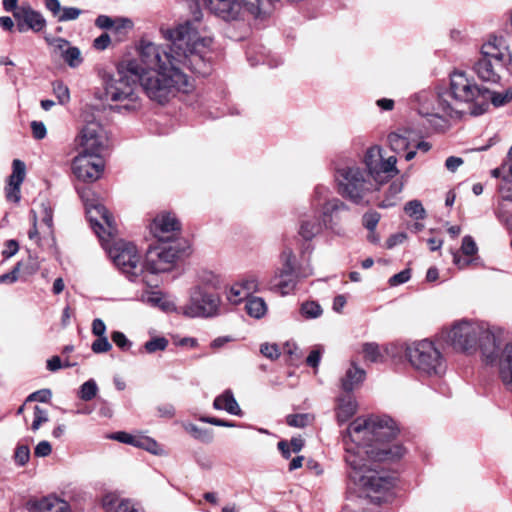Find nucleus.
<instances>
[{
  "instance_id": "nucleus-1",
  "label": "nucleus",
  "mask_w": 512,
  "mask_h": 512,
  "mask_svg": "<svg viewBox=\"0 0 512 512\" xmlns=\"http://www.w3.org/2000/svg\"><path fill=\"white\" fill-rule=\"evenodd\" d=\"M397 433L391 417L370 415L356 418L343 436L348 485L377 504L388 501L395 486V478L378 463L399 459L405 452L400 445L388 444Z\"/></svg>"
},
{
  "instance_id": "nucleus-2",
  "label": "nucleus",
  "mask_w": 512,
  "mask_h": 512,
  "mask_svg": "<svg viewBox=\"0 0 512 512\" xmlns=\"http://www.w3.org/2000/svg\"><path fill=\"white\" fill-rule=\"evenodd\" d=\"M163 37L171 41L170 53L165 54L169 67L144 70L139 66V83L146 95L163 104L177 93H189L194 85L184 72L188 69L202 76L210 73L208 54L212 39L200 37L191 22L162 30Z\"/></svg>"
},
{
  "instance_id": "nucleus-3",
  "label": "nucleus",
  "mask_w": 512,
  "mask_h": 512,
  "mask_svg": "<svg viewBox=\"0 0 512 512\" xmlns=\"http://www.w3.org/2000/svg\"><path fill=\"white\" fill-rule=\"evenodd\" d=\"M443 337L455 350L474 354L480 350L483 361L498 365L504 386L512 391V343L501 349L500 339L483 322L461 320L443 332Z\"/></svg>"
},
{
  "instance_id": "nucleus-4",
  "label": "nucleus",
  "mask_w": 512,
  "mask_h": 512,
  "mask_svg": "<svg viewBox=\"0 0 512 512\" xmlns=\"http://www.w3.org/2000/svg\"><path fill=\"white\" fill-rule=\"evenodd\" d=\"M91 191L80 192L84 202L87 218L91 228L98 236L102 247L114 265L131 281H139L149 285L144 276V265L137 247L123 239L117 238L115 220L107 208L96 199H90Z\"/></svg>"
},
{
  "instance_id": "nucleus-5",
  "label": "nucleus",
  "mask_w": 512,
  "mask_h": 512,
  "mask_svg": "<svg viewBox=\"0 0 512 512\" xmlns=\"http://www.w3.org/2000/svg\"><path fill=\"white\" fill-rule=\"evenodd\" d=\"M139 64L130 61L125 69L119 68L116 73L104 80V96L107 101L114 102L112 109L117 112H134L140 109L138 95Z\"/></svg>"
},
{
  "instance_id": "nucleus-6",
  "label": "nucleus",
  "mask_w": 512,
  "mask_h": 512,
  "mask_svg": "<svg viewBox=\"0 0 512 512\" xmlns=\"http://www.w3.org/2000/svg\"><path fill=\"white\" fill-rule=\"evenodd\" d=\"M474 71L480 79L492 83L512 76V51L503 36L489 35L483 42Z\"/></svg>"
},
{
  "instance_id": "nucleus-7",
  "label": "nucleus",
  "mask_w": 512,
  "mask_h": 512,
  "mask_svg": "<svg viewBox=\"0 0 512 512\" xmlns=\"http://www.w3.org/2000/svg\"><path fill=\"white\" fill-rule=\"evenodd\" d=\"M334 179L337 192L342 198L355 205L369 204L368 196L375 187L369 173L360 164L352 160L337 163Z\"/></svg>"
},
{
  "instance_id": "nucleus-8",
  "label": "nucleus",
  "mask_w": 512,
  "mask_h": 512,
  "mask_svg": "<svg viewBox=\"0 0 512 512\" xmlns=\"http://www.w3.org/2000/svg\"><path fill=\"white\" fill-rule=\"evenodd\" d=\"M405 355L410 365L421 375L441 377L446 372V359L430 340L424 339L408 345Z\"/></svg>"
},
{
  "instance_id": "nucleus-9",
  "label": "nucleus",
  "mask_w": 512,
  "mask_h": 512,
  "mask_svg": "<svg viewBox=\"0 0 512 512\" xmlns=\"http://www.w3.org/2000/svg\"><path fill=\"white\" fill-rule=\"evenodd\" d=\"M485 88H480L471 81L463 72H454L450 76V86L448 89H442L448 105L453 108L451 115L459 117L464 112V106L474 103L472 109H478L482 100Z\"/></svg>"
},
{
  "instance_id": "nucleus-10",
  "label": "nucleus",
  "mask_w": 512,
  "mask_h": 512,
  "mask_svg": "<svg viewBox=\"0 0 512 512\" xmlns=\"http://www.w3.org/2000/svg\"><path fill=\"white\" fill-rule=\"evenodd\" d=\"M189 249L186 240L175 241V243L160 242L159 245L150 248L146 253L144 265V276L171 271L177 260L185 255Z\"/></svg>"
},
{
  "instance_id": "nucleus-11",
  "label": "nucleus",
  "mask_w": 512,
  "mask_h": 512,
  "mask_svg": "<svg viewBox=\"0 0 512 512\" xmlns=\"http://www.w3.org/2000/svg\"><path fill=\"white\" fill-rule=\"evenodd\" d=\"M410 103L418 114L425 117L430 123L452 118L451 110L453 108L448 105V99H446L442 89L437 92L430 89L420 90L410 97Z\"/></svg>"
},
{
  "instance_id": "nucleus-12",
  "label": "nucleus",
  "mask_w": 512,
  "mask_h": 512,
  "mask_svg": "<svg viewBox=\"0 0 512 512\" xmlns=\"http://www.w3.org/2000/svg\"><path fill=\"white\" fill-rule=\"evenodd\" d=\"M220 307L221 298L217 293L202 289V286H194L181 312L190 318H213L220 314Z\"/></svg>"
},
{
  "instance_id": "nucleus-13",
  "label": "nucleus",
  "mask_w": 512,
  "mask_h": 512,
  "mask_svg": "<svg viewBox=\"0 0 512 512\" xmlns=\"http://www.w3.org/2000/svg\"><path fill=\"white\" fill-rule=\"evenodd\" d=\"M75 141L79 152L102 156L108 148L107 133L97 121L86 122Z\"/></svg>"
},
{
  "instance_id": "nucleus-14",
  "label": "nucleus",
  "mask_w": 512,
  "mask_h": 512,
  "mask_svg": "<svg viewBox=\"0 0 512 512\" xmlns=\"http://www.w3.org/2000/svg\"><path fill=\"white\" fill-rule=\"evenodd\" d=\"M349 211L350 207L337 197L326 200L319 210L325 230L334 236H344L346 219L343 213Z\"/></svg>"
},
{
  "instance_id": "nucleus-15",
  "label": "nucleus",
  "mask_w": 512,
  "mask_h": 512,
  "mask_svg": "<svg viewBox=\"0 0 512 512\" xmlns=\"http://www.w3.org/2000/svg\"><path fill=\"white\" fill-rule=\"evenodd\" d=\"M72 170L74 175L84 182L98 180L104 171L102 156L86 152H79L73 159Z\"/></svg>"
},
{
  "instance_id": "nucleus-16",
  "label": "nucleus",
  "mask_w": 512,
  "mask_h": 512,
  "mask_svg": "<svg viewBox=\"0 0 512 512\" xmlns=\"http://www.w3.org/2000/svg\"><path fill=\"white\" fill-rule=\"evenodd\" d=\"M28 237L43 249L54 246L53 215L49 207H44L40 223L37 222L36 214L33 213V226L28 232Z\"/></svg>"
},
{
  "instance_id": "nucleus-17",
  "label": "nucleus",
  "mask_w": 512,
  "mask_h": 512,
  "mask_svg": "<svg viewBox=\"0 0 512 512\" xmlns=\"http://www.w3.org/2000/svg\"><path fill=\"white\" fill-rule=\"evenodd\" d=\"M181 224L176 216L169 212H164L156 216L153 220L151 231L159 242L175 243L181 241L179 238Z\"/></svg>"
},
{
  "instance_id": "nucleus-18",
  "label": "nucleus",
  "mask_w": 512,
  "mask_h": 512,
  "mask_svg": "<svg viewBox=\"0 0 512 512\" xmlns=\"http://www.w3.org/2000/svg\"><path fill=\"white\" fill-rule=\"evenodd\" d=\"M169 45L168 50H163L159 45L149 41H141L140 44V61L146 66L144 70H159L169 67V63L165 58L166 53H170Z\"/></svg>"
},
{
  "instance_id": "nucleus-19",
  "label": "nucleus",
  "mask_w": 512,
  "mask_h": 512,
  "mask_svg": "<svg viewBox=\"0 0 512 512\" xmlns=\"http://www.w3.org/2000/svg\"><path fill=\"white\" fill-rule=\"evenodd\" d=\"M325 230L318 210L309 209L298 216V235L306 242L312 241Z\"/></svg>"
},
{
  "instance_id": "nucleus-20",
  "label": "nucleus",
  "mask_w": 512,
  "mask_h": 512,
  "mask_svg": "<svg viewBox=\"0 0 512 512\" xmlns=\"http://www.w3.org/2000/svg\"><path fill=\"white\" fill-rule=\"evenodd\" d=\"M313 275V268L310 265L299 267L297 272H292L289 276L282 275V272H276L271 280V288L281 295H288L296 289L300 279L308 278Z\"/></svg>"
},
{
  "instance_id": "nucleus-21",
  "label": "nucleus",
  "mask_w": 512,
  "mask_h": 512,
  "mask_svg": "<svg viewBox=\"0 0 512 512\" xmlns=\"http://www.w3.org/2000/svg\"><path fill=\"white\" fill-rule=\"evenodd\" d=\"M13 16L17 21V30L21 33L29 29L39 32L46 26V20L43 15L32 9L30 5H21L16 9Z\"/></svg>"
},
{
  "instance_id": "nucleus-22",
  "label": "nucleus",
  "mask_w": 512,
  "mask_h": 512,
  "mask_svg": "<svg viewBox=\"0 0 512 512\" xmlns=\"http://www.w3.org/2000/svg\"><path fill=\"white\" fill-rule=\"evenodd\" d=\"M95 26L102 30H109L118 40H123L133 29V21L127 17H111L99 15L95 19Z\"/></svg>"
},
{
  "instance_id": "nucleus-23",
  "label": "nucleus",
  "mask_w": 512,
  "mask_h": 512,
  "mask_svg": "<svg viewBox=\"0 0 512 512\" xmlns=\"http://www.w3.org/2000/svg\"><path fill=\"white\" fill-rule=\"evenodd\" d=\"M102 506L106 512H144L138 504L130 499L121 498L114 492L104 495Z\"/></svg>"
},
{
  "instance_id": "nucleus-24",
  "label": "nucleus",
  "mask_w": 512,
  "mask_h": 512,
  "mask_svg": "<svg viewBox=\"0 0 512 512\" xmlns=\"http://www.w3.org/2000/svg\"><path fill=\"white\" fill-rule=\"evenodd\" d=\"M489 101L495 106L500 107L512 101V88H509L505 91L501 92H492L488 89H484L483 97L481 102L479 103L478 109H472V115H481L483 114L489 107Z\"/></svg>"
},
{
  "instance_id": "nucleus-25",
  "label": "nucleus",
  "mask_w": 512,
  "mask_h": 512,
  "mask_svg": "<svg viewBox=\"0 0 512 512\" xmlns=\"http://www.w3.org/2000/svg\"><path fill=\"white\" fill-rule=\"evenodd\" d=\"M30 512H70V506L66 501L50 495L30 502Z\"/></svg>"
},
{
  "instance_id": "nucleus-26",
  "label": "nucleus",
  "mask_w": 512,
  "mask_h": 512,
  "mask_svg": "<svg viewBox=\"0 0 512 512\" xmlns=\"http://www.w3.org/2000/svg\"><path fill=\"white\" fill-rule=\"evenodd\" d=\"M357 402L351 393L344 392L337 398L335 407L336 419L339 424H343L351 419L357 412Z\"/></svg>"
},
{
  "instance_id": "nucleus-27",
  "label": "nucleus",
  "mask_w": 512,
  "mask_h": 512,
  "mask_svg": "<svg viewBox=\"0 0 512 512\" xmlns=\"http://www.w3.org/2000/svg\"><path fill=\"white\" fill-rule=\"evenodd\" d=\"M396 163L397 158L395 156H389L386 159L382 156L376 163V172H370V178L382 183L395 177L399 173Z\"/></svg>"
},
{
  "instance_id": "nucleus-28",
  "label": "nucleus",
  "mask_w": 512,
  "mask_h": 512,
  "mask_svg": "<svg viewBox=\"0 0 512 512\" xmlns=\"http://www.w3.org/2000/svg\"><path fill=\"white\" fill-rule=\"evenodd\" d=\"M213 407L217 410H225L229 414L240 416L242 411L231 390H225L217 396L213 402Z\"/></svg>"
},
{
  "instance_id": "nucleus-29",
  "label": "nucleus",
  "mask_w": 512,
  "mask_h": 512,
  "mask_svg": "<svg viewBox=\"0 0 512 512\" xmlns=\"http://www.w3.org/2000/svg\"><path fill=\"white\" fill-rule=\"evenodd\" d=\"M365 375L366 373L363 369L356 366L355 363H352L341 381L343 391L351 393L356 386L364 381Z\"/></svg>"
},
{
  "instance_id": "nucleus-30",
  "label": "nucleus",
  "mask_w": 512,
  "mask_h": 512,
  "mask_svg": "<svg viewBox=\"0 0 512 512\" xmlns=\"http://www.w3.org/2000/svg\"><path fill=\"white\" fill-rule=\"evenodd\" d=\"M196 286H202V289L219 290L222 286L221 277L212 271L203 270L198 274V283Z\"/></svg>"
},
{
  "instance_id": "nucleus-31",
  "label": "nucleus",
  "mask_w": 512,
  "mask_h": 512,
  "mask_svg": "<svg viewBox=\"0 0 512 512\" xmlns=\"http://www.w3.org/2000/svg\"><path fill=\"white\" fill-rule=\"evenodd\" d=\"M245 309L249 316L260 319L266 314L267 305L263 298L251 296L246 301Z\"/></svg>"
},
{
  "instance_id": "nucleus-32",
  "label": "nucleus",
  "mask_w": 512,
  "mask_h": 512,
  "mask_svg": "<svg viewBox=\"0 0 512 512\" xmlns=\"http://www.w3.org/2000/svg\"><path fill=\"white\" fill-rule=\"evenodd\" d=\"M299 313L306 320L317 319L323 314L321 305L313 300L304 301L299 308Z\"/></svg>"
},
{
  "instance_id": "nucleus-33",
  "label": "nucleus",
  "mask_w": 512,
  "mask_h": 512,
  "mask_svg": "<svg viewBox=\"0 0 512 512\" xmlns=\"http://www.w3.org/2000/svg\"><path fill=\"white\" fill-rule=\"evenodd\" d=\"M280 260L282 267L277 272H282V275L289 276L292 272H297L295 266V255L291 248L286 247L280 254Z\"/></svg>"
},
{
  "instance_id": "nucleus-34",
  "label": "nucleus",
  "mask_w": 512,
  "mask_h": 512,
  "mask_svg": "<svg viewBox=\"0 0 512 512\" xmlns=\"http://www.w3.org/2000/svg\"><path fill=\"white\" fill-rule=\"evenodd\" d=\"M362 353L365 361L372 363L383 362L384 355L380 346L375 342H367L362 345Z\"/></svg>"
},
{
  "instance_id": "nucleus-35",
  "label": "nucleus",
  "mask_w": 512,
  "mask_h": 512,
  "mask_svg": "<svg viewBox=\"0 0 512 512\" xmlns=\"http://www.w3.org/2000/svg\"><path fill=\"white\" fill-rule=\"evenodd\" d=\"M330 193V190L327 186L324 185H317L313 193L311 195V206L310 209L313 210H320L321 205L326 201L330 200L331 198L328 197Z\"/></svg>"
},
{
  "instance_id": "nucleus-36",
  "label": "nucleus",
  "mask_w": 512,
  "mask_h": 512,
  "mask_svg": "<svg viewBox=\"0 0 512 512\" xmlns=\"http://www.w3.org/2000/svg\"><path fill=\"white\" fill-rule=\"evenodd\" d=\"M382 157L381 148L379 146L370 147L364 156L365 169L367 173L376 172V163Z\"/></svg>"
},
{
  "instance_id": "nucleus-37",
  "label": "nucleus",
  "mask_w": 512,
  "mask_h": 512,
  "mask_svg": "<svg viewBox=\"0 0 512 512\" xmlns=\"http://www.w3.org/2000/svg\"><path fill=\"white\" fill-rule=\"evenodd\" d=\"M185 430L190 433L195 439L204 442L210 443L213 440V431L209 429H204L196 426L195 424H186L184 426Z\"/></svg>"
},
{
  "instance_id": "nucleus-38",
  "label": "nucleus",
  "mask_w": 512,
  "mask_h": 512,
  "mask_svg": "<svg viewBox=\"0 0 512 512\" xmlns=\"http://www.w3.org/2000/svg\"><path fill=\"white\" fill-rule=\"evenodd\" d=\"M237 283L248 297L259 290V279L253 274L242 277Z\"/></svg>"
},
{
  "instance_id": "nucleus-39",
  "label": "nucleus",
  "mask_w": 512,
  "mask_h": 512,
  "mask_svg": "<svg viewBox=\"0 0 512 512\" xmlns=\"http://www.w3.org/2000/svg\"><path fill=\"white\" fill-rule=\"evenodd\" d=\"M98 393V386L94 379L84 382L79 389L78 397L83 401L92 400Z\"/></svg>"
},
{
  "instance_id": "nucleus-40",
  "label": "nucleus",
  "mask_w": 512,
  "mask_h": 512,
  "mask_svg": "<svg viewBox=\"0 0 512 512\" xmlns=\"http://www.w3.org/2000/svg\"><path fill=\"white\" fill-rule=\"evenodd\" d=\"M388 142L390 148L397 153L407 149L409 146L408 138L405 135L398 132L390 133L388 135Z\"/></svg>"
},
{
  "instance_id": "nucleus-41",
  "label": "nucleus",
  "mask_w": 512,
  "mask_h": 512,
  "mask_svg": "<svg viewBox=\"0 0 512 512\" xmlns=\"http://www.w3.org/2000/svg\"><path fill=\"white\" fill-rule=\"evenodd\" d=\"M313 416L309 413L290 414L286 417V423L291 427L304 428L313 421Z\"/></svg>"
},
{
  "instance_id": "nucleus-42",
  "label": "nucleus",
  "mask_w": 512,
  "mask_h": 512,
  "mask_svg": "<svg viewBox=\"0 0 512 512\" xmlns=\"http://www.w3.org/2000/svg\"><path fill=\"white\" fill-rule=\"evenodd\" d=\"M25 177V164L21 160L15 159L13 161V171L10 175L9 182L14 185L15 188L20 186Z\"/></svg>"
},
{
  "instance_id": "nucleus-43",
  "label": "nucleus",
  "mask_w": 512,
  "mask_h": 512,
  "mask_svg": "<svg viewBox=\"0 0 512 512\" xmlns=\"http://www.w3.org/2000/svg\"><path fill=\"white\" fill-rule=\"evenodd\" d=\"M53 93L58 99L59 104L65 105L70 101V91L67 85L62 81H54L52 83Z\"/></svg>"
},
{
  "instance_id": "nucleus-44",
  "label": "nucleus",
  "mask_w": 512,
  "mask_h": 512,
  "mask_svg": "<svg viewBox=\"0 0 512 512\" xmlns=\"http://www.w3.org/2000/svg\"><path fill=\"white\" fill-rule=\"evenodd\" d=\"M64 62L71 68L78 67L82 62L81 51L78 47L70 46L65 50V56L63 57Z\"/></svg>"
},
{
  "instance_id": "nucleus-45",
  "label": "nucleus",
  "mask_w": 512,
  "mask_h": 512,
  "mask_svg": "<svg viewBox=\"0 0 512 512\" xmlns=\"http://www.w3.org/2000/svg\"><path fill=\"white\" fill-rule=\"evenodd\" d=\"M404 211L416 220L425 218V209L419 200H411L406 203Z\"/></svg>"
},
{
  "instance_id": "nucleus-46",
  "label": "nucleus",
  "mask_w": 512,
  "mask_h": 512,
  "mask_svg": "<svg viewBox=\"0 0 512 512\" xmlns=\"http://www.w3.org/2000/svg\"><path fill=\"white\" fill-rule=\"evenodd\" d=\"M169 341L165 337H154L144 344L147 353L152 354L157 351H164L168 347Z\"/></svg>"
},
{
  "instance_id": "nucleus-47",
  "label": "nucleus",
  "mask_w": 512,
  "mask_h": 512,
  "mask_svg": "<svg viewBox=\"0 0 512 512\" xmlns=\"http://www.w3.org/2000/svg\"><path fill=\"white\" fill-rule=\"evenodd\" d=\"M134 446L147 450L148 452H151L153 454H158L159 452L158 443L154 439L149 437L136 436Z\"/></svg>"
},
{
  "instance_id": "nucleus-48",
  "label": "nucleus",
  "mask_w": 512,
  "mask_h": 512,
  "mask_svg": "<svg viewBox=\"0 0 512 512\" xmlns=\"http://www.w3.org/2000/svg\"><path fill=\"white\" fill-rule=\"evenodd\" d=\"M249 297L246 295V293L241 289V287L238 285V283H234L228 293H227V300L234 305H237L241 303L244 299H248Z\"/></svg>"
},
{
  "instance_id": "nucleus-49",
  "label": "nucleus",
  "mask_w": 512,
  "mask_h": 512,
  "mask_svg": "<svg viewBox=\"0 0 512 512\" xmlns=\"http://www.w3.org/2000/svg\"><path fill=\"white\" fill-rule=\"evenodd\" d=\"M380 214L376 211H368L362 216V225L373 233L380 221Z\"/></svg>"
},
{
  "instance_id": "nucleus-50",
  "label": "nucleus",
  "mask_w": 512,
  "mask_h": 512,
  "mask_svg": "<svg viewBox=\"0 0 512 512\" xmlns=\"http://www.w3.org/2000/svg\"><path fill=\"white\" fill-rule=\"evenodd\" d=\"M30 459V448L28 445L18 444L14 452L15 463L24 466Z\"/></svg>"
},
{
  "instance_id": "nucleus-51",
  "label": "nucleus",
  "mask_w": 512,
  "mask_h": 512,
  "mask_svg": "<svg viewBox=\"0 0 512 512\" xmlns=\"http://www.w3.org/2000/svg\"><path fill=\"white\" fill-rule=\"evenodd\" d=\"M144 301L153 305V306H159L163 310H168L170 303L163 299L160 292H152L149 293L145 298Z\"/></svg>"
},
{
  "instance_id": "nucleus-52",
  "label": "nucleus",
  "mask_w": 512,
  "mask_h": 512,
  "mask_svg": "<svg viewBox=\"0 0 512 512\" xmlns=\"http://www.w3.org/2000/svg\"><path fill=\"white\" fill-rule=\"evenodd\" d=\"M48 421L47 411L36 405L34 407V419L31 425V429L36 431L40 426Z\"/></svg>"
},
{
  "instance_id": "nucleus-53",
  "label": "nucleus",
  "mask_w": 512,
  "mask_h": 512,
  "mask_svg": "<svg viewBox=\"0 0 512 512\" xmlns=\"http://www.w3.org/2000/svg\"><path fill=\"white\" fill-rule=\"evenodd\" d=\"M81 13L82 11L79 8L63 7L57 20L59 22L76 20L81 15Z\"/></svg>"
},
{
  "instance_id": "nucleus-54",
  "label": "nucleus",
  "mask_w": 512,
  "mask_h": 512,
  "mask_svg": "<svg viewBox=\"0 0 512 512\" xmlns=\"http://www.w3.org/2000/svg\"><path fill=\"white\" fill-rule=\"evenodd\" d=\"M111 348L112 345L106 336H98L91 345L92 351L96 354L108 352Z\"/></svg>"
},
{
  "instance_id": "nucleus-55",
  "label": "nucleus",
  "mask_w": 512,
  "mask_h": 512,
  "mask_svg": "<svg viewBox=\"0 0 512 512\" xmlns=\"http://www.w3.org/2000/svg\"><path fill=\"white\" fill-rule=\"evenodd\" d=\"M461 251L466 256H473L477 253L478 247L471 236L467 235L463 237Z\"/></svg>"
},
{
  "instance_id": "nucleus-56",
  "label": "nucleus",
  "mask_w": 512,
  "mask_h": 512,
  "mask_svg": "<svg viewBox=\"0 0 512 512\" xmlns=\"http://www.w3.org/2000/svg\"><path fill=\"white\" fill-rule=\"evenodd\" d=\"M111 339L122 350H128L132 346V342L120 331L112 332Z\"/></svg>"
},
{
  "instance_id": "nucleus-57",
  "label": "nucleus",
  "mask_w": 512,
  "mask_h": 512,
  "mask_svg": "<svg viewBox=\"0 0 512 512\" xmlns=\"http://www.w3.org/2000/svg\"><path fill=\"white\" fill-rule=\"evenodd\" d=\"M260 352L263 356L271 360H275L280 356V351L276 344H262Z\"/></svg>"
},
{
  "instance_id": "nucleus-58",
  "label": "nucleus",
  "mask_w": 512,
  "mask_h": 512,
  "mask_svg": "<svg viewBox=\"0 0 512 512\" xmlns=\"http://www.w3.org/2000/svg\"><path fill=\"white\" fill-rule=\"evenodd\" d=\"M322 353H323V348L321 346L315 347L309 353V355H308V357L306 359L307 365L312 367V368H317L319 363H320Z\"/></svg>"
},
{
  "instance_id": "nucleus-59",
  "label": "nucleus",
  "mask_w": 512,
  "mask_h": 512,
  "mask_svg": "<svg viewBox=\"0 0 512 512\" xmlns=\"http://www.w3.org/2000/svg\"><path fill=\"white\" fill-rule=\"evenodd\" d=\"M52 393L49 389H41L31 393L26 401L48 402L51 399Z\"/></svg>"
},
{
  "instance_id": "nucleus-60",
  "label": "nucleus",
  "mask_w": 512,
  "mask_h": 512,
  "mask_svg": "<svg viewBox=\"0 0 512 512\" xmlns=\"http://www.w3.org/2000/svg\"><path fill=\"white\" fill-rule=\"evenodd\" d=\"M53 46L55 52H57L62 58L65 56V50L71 45L70 42L63 38H55L49 42Z\"/></svg>"
},
{
  "instance_id": "nucleus-61",
  "label": "nucleus",
  "mask_w": 512,
  "mask_h": 512,
  "mask_svg": "<svg viewBox=\"0 0 512 512\" xmlns=\"http://www.w3.org/2000/svg\"><path fill=\"white\" fill-rule=\"evenodd\" d=\"M410 277H411L410 270L405 269V270L393 275L389 279V284L391 286H397V285L407 282L410 279Z\"/></svg>"
},
{
  "instance_id": "nucleus-62",
  "label": "nucleus",
  "mask_w": 512,
  "mask_h": 512,
  "mask_svg": "<svg viewBox=\"0 0 512 512\" xmlns=\"http://www.w3.org/2000/svg\"><path fill=\"white\" fill-rule=\"evenodd\" d=\"M110 43H111L110 35L108 33H102L100 36H98L97 38L94 39L93 47L96 50L103 51L106 48H108Z\"/></svg>"
},
{
  "instance_id": "nucleus-63",
  "label": "nucleus",
  "mask_w": 512,
  "mask_h": 512,
  "mask_svg": "<svg viewBox=\"0 0 512 512\" xmlns=\"http://www.w3.org/2000/svg\"><path fill=\"white\" fill-rule=\"evenodd\" d=\"M51 451H52L51 444L48 441L43 440V441H40L36 445L34 453H35V456H37V457H46V456L50 455Z\"/></svg>"
},
{
  "instance_id": "nucleus-64",
  "label": "nucleus",
  "mask_w": 512,
  "mask_h": 512,
  "mask_svg": "<svg viewBox=\"0 0 512 512\" xmlns=\"http://www.w3.org/2000/svg\"><path fill=\"white\" fill-rule=\"evenodd\" d=\"M32 133L35 139H43L46 136L47 130L42 122L33 121L31 123Z\"/></svg>"
}]
</instances>
